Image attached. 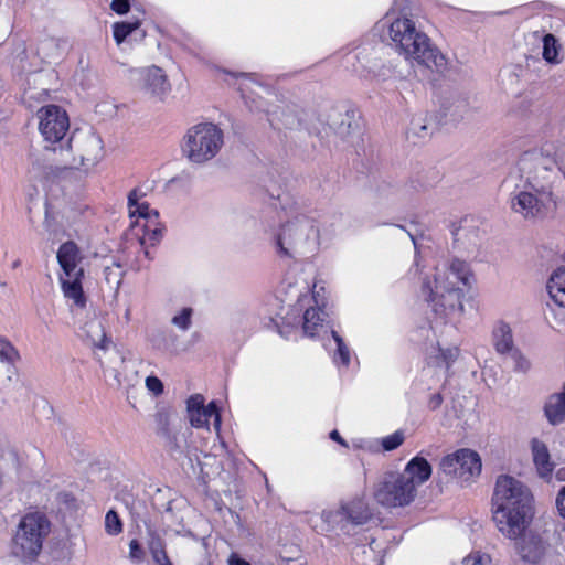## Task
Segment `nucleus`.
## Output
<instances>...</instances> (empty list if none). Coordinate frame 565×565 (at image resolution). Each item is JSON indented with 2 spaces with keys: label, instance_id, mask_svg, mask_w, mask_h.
Masks as SVG:
<instances>
[{
  "label": "nucleus",
  "instance_id": "f704fd0d",
  "mask_svg": "<svg viewBox=\"0 0 565 565\" xmlns=\"http://www.w3.org/2000/svg\"><path fill=\"white\" fill-rule=\"evenodd\" d=\"M233 75L235 76V78L241 81L239 89L242 92V96H243V98L246 99V103L249 105L250 109L252 110H263L260 105L256 104L255 100H250V104H249V97L245 93V87L247 88L249 83L257 84L255 75L246 74V73H238V74H233Z\"/></svg>",
  "mask_w": 565,
  "mask_h": 565
},
{
  "label": "nucleus",
  "instance_id": "bf43d9fd",
  "mask_svg": "<svg viewBox=\"0 0 565 565\" xmlns=\"http://www.w3.org/2000/svg\"><path fill=\"white\" fill-rule=\"evenodd\" d=\"M218 448H220L222 451H223V450H225V444H224V441H222V440H221V444H220Z\"/></svg>",
  "mask_w": 565,
  "mask_h": 565
},
{
  "label": "nucleus",
  "instance_id": "f3484780",
  "mask_svg": "<svg viewBox=\"0 0 565 565\" xmlns=\"http://www.w3.org/2000/svg\"><path fill=\"white\" fill-rule=\"evenodd\" d=\"M523 188L511 200V206L514 212L520 213L525 218H533L542 215L547 210L555 209L556 205L550 201L548 196L539 195L530 188H526V182Z\"/></svg>",
  "mask_w": 565,
  "mask_h": 565
},
{
  "label": "nucleus",
  "instance_id": "58836bf2",
  "mask_svg": "<svg viewBox=\"0 0 565 565\" xmlns=\"http://www.w3.org/2000/svg\"><path fill=\"white\" fill-rule=\"evenodd\" d=\"M409 132L419 138L428 136L429 131L428 126L425 122V118L420 116L414 117L409 125Z\"/></svg>",
  "mask_w": 565,
  "mask_h": 565
},
{
  "label": "nucleus",
  "instance_id": "9b49d317",
  "mask_svg": "<svg viewBox=\"0 0 565 565\" xmlns=\"http://www.w3.org/2000/svg\"><path fill=\"white\" fill-rule=\"evenodd\" d=\"M128 212L132 221L131 226L140 245L157 243L162 234L159 222V213L151 209L146 200V191L142 188H135L128 195Z\"/></svg>",
  "mask_w": 565,
  "mask_h": 565
},
{
  "label": "nucleus",
  "instance_id": "ea45409f",
  "mask_svg": "<svg viewBox=\"0 0 565 565\" xmlns=\"http://www.w3.org/2000/svg\"><path fill=\"white\" fill-rule=\"evenodd\" d=\"M300 550L296 544H284L281 548L277 550L279 557L282 561L290 562L298 557Z\"/></svg>",
  "mask_w": 565,
  "mask_h": 565
},
{
  "label": "nucleus",
  "instance_id": "09e8293b",
  "mask_svg": "<svg viewBox=\"0 0 565 565\" xmlns=\"http://www.w3.org/2000/svg\"><path fill=\"white\" fill-rule=\"evenodd\" d=\"M329 436L333 441L338 443L342 447H344V448L349 447V444L347 443V440L341 437V435L339 434V431L337 429L332 430Z\"/></svg>",
  "mask_w": 565,
  "mask_h": 565
},
{
  "label": "nucleus",
  "instance_id": "9d476101",
  "mask_svg": "<svg viewBox=\"0 0 565 565\" xmlns=\"http://www.w3.org/2000/svg\"><path fill=\"white\" fill-rule=\"evenodd\" d=\"M223 145L224 134L217 125L200 122L183 136L181 151L190 162L200 164L216 157Z\"/></svg>",
  "mask_w": 565,
  "mask_h": 565
},
{
  "label": "nucleus",
  "instance_id": "5fc2aeb1",
  "mask_svg": "<svg viewBox=\"0 0 565 565\" xmlns=\"http://www.w3.org/2000/svg\"><path fill=\"white\" fill-rule=\"evenodd\" d=\"M462 232H463L462 228H459L457 231H452V235H454L455 242H458L460 239V237L463 235Z\"/></svg>",
  "mask_w": 565,
  "mask_h": 565
},
{
  "label": "nucleus",
  "instance_id": "4c0bfd02",
  "mask_svg": "<svg viewBox=\"0 0 565 565\" xmlns=\"http://www.w3.org/2000/svg\"><path fill=\"white\" fill-rule=\"evenodd\" d=\"M352 446L355 449L363 450L369 454H380V440L379 438H359L352 441Z\"/></svg>",
  "mask_w": 565,
  "mask_h": 565
},
{
  "label": "nucleus",
  "instance_id": "473e14b6",
  "mask_svg": "<svg viewBox=\"0 0 565 565\" xmlns=\"http://www.w3.org/2000/svg\"><path fill=\"white\" fill-rule=\"evenodd\" d=\"M380 448L382 451H393L397 449L405 440V433L402 429L394 431L391 435L379 438Z\"/></svg>",
  "mask_w": 565,
  "mask_h": 565
},
{
  "label": "nucleus",
  "instance_id": "c85d7f7f",
  "mask_svg": "<svg viewBox=\"0 0 565 565\" xmlns=\"http://www.w3.org/2000/svg\"><path fill=\"white\" fill-rule=\"evenodd\" d=\"M559 50H561V45L557 43V40L553 34L547 33L543 36L542 56L547 63H550V64H559L561 63L562 60L559 58Z\"/></svg>",
  "mask_w": 565,
  "mask_h": 565
},
{
  "label": "nucleus",
  "instance_id": "49530a36",
  "mask_svg": "<svg viewBox=\"0 0 565 565\" xmlns=\"http://www.w3.org/2000/svg\"><path fill=\"white\" fill-rule=\"evenodd\" d=\"M556 507L559 515L565 519V486L561 489V491L557 494Z\"/></svg>",
  "mask_w": 565,
  "mask_h": 565
},
{
  "label": "nucleus",
  "instance_id": "680f3d73",
  "mask_svg": "<svg viewBox=\"0 0 565 565\" xmlns=\"http://www.w3.org/2000/svg\"><path fill=\"white\" fill-rule=\"evenodd\" d=\"M437 349H438V348L433 349V351H430V355H431V354H434V352H435V351H437V352H438V350H437Z\"/></svg>",
  "mask_w": 565,
  "mask_h": 565
},
{
  "label": "nucleus",
  "instance_id": "3c124183",
  "mask_svg": "<svg viewBox=\"0 0 565 565\" xmlns=\"http://www.w3.org/2000/svg\"><path fill=\"white\" fill-rule=\"evenodd\" d=\"M228 565H250L246 559L236 554H232L228 558Z\"/></svg>",
  "mask_w": 565,
  "mask_h": 565
},
{
  "label": "nucleus",
  "instance_id": "6ab92c4d",
  "mask_svg": "<svg viewBox=\"0 0 565 565\" xmlns=\"http://www.w3.org/2000/svg\"><path fill=\"white\" fill-rule=\"evenodd\" d=\"M516 541L521 557L530 563H537L544 551V544L536 532H518L513 537Z\"/></svg>",
  "mask_w": 565,
  "mask_h": 565
},
{
  "label": "nucleus",
  "instance_id": "423d86ee",
  "mask_svg": "<svg viewBox=\"0 0 565 565\" xmlns=\"http://www.w3.org/2000/svg\"><path fill=\"white\" fill-rule=\"evenodd\" d=\"M535 514L534 494L524 482L509 475L497 477V522L510 530H529Z\"/></svg>",
  "mask_w": 565,
  "mask_h": 565
},
{
  "label": "nucleus",
  "instance_id": "4be33fe9",
  "mask_svg": "<svg viewBox=\"0 0 565 565\" xmlns=\"http://www.w3.org/2000/svg\"><path fill=\"white\" fill-rule=\"evenodd\" d=\"M184 510H189L186 500L182 497H174L168 500L162 512L163 525L168 529L181 525L184 519Z\"/></svg>",
  "mask_w": 565,
  "mask_h": 565
},
{
  "label": "nucleus",
  "instance_id": "8fccbe9b",
  "mask_svg": "<svg viewBox=\"0 0 565 565\" xmlns=\"http://www.w3.org/2000/svg\"><path fill=\"white\" fill-rule=\"evenodd\" d=\"M443 403V397L440 394H435L433 395L429 401H428V407L430 409H436L438 408Z\"/></svg>",
  "mask_w": 565,
  "mask_h": 565
},
{
  "label": "nucleus",
  "instance_id": "de8ad7c7",
  "mask_svg": "<svg viewBox=\"0 0 565 565\" xmlns=\"http://www.w3.org/2000/svg\"><path fill=\"white\" fill-rule=\"evenodd\" d=\"M481 561L479 553L470 554L462 559L461 565H483Z\"/></svg>",
  "mask_w": 565,
  "mask_h": 565
},
{
  "label": "nucleus",
  "instance_id": "ddd939ff",
  "mask_svg": "<svg viewBox=\"0 0 565 565\" xmlns=\"http://www.w3.org/2000/svg\"><path fill=\"white\" fill-rule=\"evenodd\" d=\"M130 77L136 87L148 98L163 102L172 86L166 72L156 65L131 68Z\"/></svg>",
  "mask_w": 565,
  "mask_h": 565
},
{
  "label": "nucleus",
  "instance_id": "4468645a",
  "mask_svg": "<svg viewBox=\"0 0 565 565\" xmlns=\"http://www.w3.org/2000/svg\"><path fill=\"white\" fill-rule=\"evenodd\" d=\"M497 353L500 355L501 367L511 369L515 373H526L531 369L530 360L514 344L511 327L503 321L497 326Z\"/></svg>",
  "mask_w": 565,
  "mask_h": 565
},
{
  "label": "nucleus",
  "instance_id": "052dcab7",
  "mask_svg": "<svg viewBox=\"0 0 565 565\" xmlns=\"http://www.w3.org/2000/svg\"><path fill=\"white\" fill-rule=\"evenodd\" d=\"M279 332H280V334L287 337V333H285L282 329Z\"/></svg>",
  "mask_w": 565,
  "mask_h": 565
},
{
  "label": "nucleus",
  "instance_id": "393cba45",
  "mask_svg": "<svg viewBox=\"0 0 565 565\" xmlns=\"http://www.w3.org/2000/svg\"><path fill=\"white\" fill-rule=\"evenodd\" d=\"M268 120L270 125L277 129L288 128L294 129L300 126V118L292 109H280L269 113Z\"/></svg>",
  "mask_w": 565,
  "mask_h": 565
},
{
  "label": "nucleus",
  "instance_id": "69168bd1",
  "mask_svg": "<svg viewBox=\"0 0 565 565\" xmlns=\"http://www.w3.org/2000/svg\"><path fill=\"white\" fill-rule=\"evenodd\" d=\"M415 266L418 267V260L417 258L415 259Z\"/></svg>",
  "mask_w": 565,
  "mask_h": 565
},
{
  "label": "nucleus",
  "instance_id": "6e6552de",
  "mask_svg": "<svg viewBox=\"0 0 565 565\" xmlns=\"http://www.w3.org/2000/svg\"><path fill=\"white\" fill-rule=\"evenodd\" d=\"M56 258L61 269L58 282L64 298L72 308L84 309L87 298L83 289L85 279L83 252L75 242L67 241L58 247Z\"/></svg>",
  "mask_w": 565,
  "mask_h": 565
},
{
  "label": "nucleus",
  "instance_id": "f8f14e48",
  "mask_svg": "<svg viewBox=\"0 0 565 565\" xmlns=\"http://www.w3.org/2000/svg\"><path fill=\"white\" fill-rule=\"evenodd\" d=\"M481 470L482 462L479 454L469 448L457 449L444 456L439 462L440 473L460 487L475 482Z\"/></svg>",
  "mask_w": 565,
  "mask_h": 565
},
{
  "label": "nucleus",
  "instance_id": "e2e57ef3",
  "mask_svg": "<svg viewBox=\"0 0 565 565\" xmlns=\"http://www.w3.org/2000/svg\"><path fill=\"white\" fill-rule=\"evenodd\" d=\"M352 58H358V55L354 54L353 56L350 57V60H352Z\"/></svg>",
  "mask_w": 565,
  "mask_h": 565
},
{
  "label": "nucleus",
  "instance_id": "e433bc0d",
  "mask_svg": "<svg viewBox=\"0 0 565 565\" xmlns=\"http://www.w3.org/2000/svg\"><path fill=\"white\" fill-rule=\"evenodd\" d=\"M438 353L436 356V363L438 365H445V367H449V365L458 358L459 349L455 345L448 348H441L440 342H438Z\"/></svg>",
  "mask_w": 565,
  "mask_h": 565
},
{
  "label": "nucleus",
  "instance_id": "f257e3e1",
  "mask_svg": "<svg viewBox=\"0 0 565 565\" xmlns=\"http://www.w3.org/2000/svg\"><path fill=\"white\" fill-rule=\"evenodd\" d=\"M284 298L269 297L263 312L278 327L301 328L309 338H318L339 370H348L352 351L343 337L330 326L324 308V288L315 279L286 278L279 290Z\"/></svg>",
  "mask_w": 565,
  "mask_h": 565
},
{
  "label": "nucleus",
  "instance_id": "72a5a7b5",
  "mask_svg": "<svg viewBox=\"0 0 565 565\" xmlns=\"http://www.w3.org/2000/svg\"><path fill=\"white\" fill-rule=\"evenodd\" d=\"M149 550L157 565H172L159 537L151 539Z\"/></svg>",
  "mask_w": 565,
  "mask_h": 565
},
{
  "label": "nucleus",
  "instance_id": "f03ea898",
  "mask_svg": "<svg viewBox=\"0 0 565 565\" xmlns=\"http://www.w3.org/2000/svg\"><path fill=\"white\" fill-rule=\"evenodd\" d=\"M473 284L475 275L467 262L452 257L436 265L434 274L425 277L422 285V294L434 315L433 328H456L463 312L465 291H470Z\"/></svg>",
  "mask_w": 565,
  "mask_h": 565
},
{
  "label": "nucleus",
  "instance_id": "a19ab883",
  "mask_svg": "<svg viewBox=\"0 0 565 565\" xmlns=\"http://www.w3.org/2000/svg\"><path fill=\"white\" fill-rule=\"evenodd\" d=\"M145 384H146L147 390L153 396H159L163 393V388H164L163 383L159 377H157L154 375L147 376Z\"/></svg>",
  "mask_w": 565,
  "mask_h": 565
},
{
  "label": "nucleus",
  "instance_id": "dca6fc26",
  "mask_svg": "<svg viewBox=\"0 0 565 565\" xmlns=\"http://www.w3.org/2000/svg\"><path fill=\"white\" fill-rule=\"evenodd\" d=\"M186 416L192 427L206 428L210 430V424L221 440V414L214 401L205 405V398L202 394H193L186 399Z\"/></svg>",
  "mask_w": 565,
  "mask_h": 565
},
{
  "label": "nucleus",
  "instance_id": "c03bdc74",
  "mask_svg": "<svg viewBox=\"0 0 565 565\" xmlns=\"http://www.w3.org/2000/svg\"><path fill=\"white\" fill-rule=\"evenodd\" d=\"M110 8L117 14H126L130 9L129 0H111Z\"/></svg>",
  "mask_w": 565,
  "mask_h": 565
},
{
  "label": "nucleus",
  "instance_id": "a211bd4d",
  "mask_svg": "<svg viewBox=\"0 0 565 565\" xmlns=\"http://www.w3.org/2000/svg\"><path fill=\"white\" fill-rule=\"evenodd\" d=\"M47 533L44 532V534ZM44 539L43 532H15L11 552L23 561H33L41 552Z\"/></svg>",
  "mask_w": 565,
  "mask_h": 565
},
{
  "label": "nucleus",
  "instance_id": "b1692460",
  "mask_svg": "<svg viewBox=\"0 0 565 565\" xmlns=\"http://www.w3.org/2000/svg\"><path fill=\"white\" fill-rule=\"evenodd\" d=\"M546 289L552 301L565 309V266L553 271L547 281Z\"/></svg>",
  "mask_w": 565,
  "mask_h": 565
},
{
  "label": "nucleus",
  "instance_id": "5701e85b",
  "mask_svg": "<svg viewBox=\"0 0 565 565\" xmlns=\"http://www.w3.org/2000/svg\"><path fill=\"white\" fill-rule=\"evenodd\" d=\"M342 507L345 511L349 526L363 525L371 519L370 508L361 498H355L350 502L342 504Z\"/></svg>",
  "mask_w": 565,
  "mask_h": 565
},
{
  "label": "nucleus",
  "instance_id": "2f4dec72",
  "mask_svg": "<svg viewBox=\"0 0 565 565\" xmlns=\"http://www.w3.org/2000/svg\"><path fill=\"white\" fill-rule=\"evenodd\" d=\"M20 359L18 350L3 337H0V362L13 365Z\"/></svg>",
  "mask_w": 565,
  "mask_h": 565
},
{
  "label": "nucleus",
  "instance_id": "412c9836",
  "mask_svg": "<svg viewBox=\"0 0 565 565\" xmlns=\"http://www.w3.org/2000/svg\"><path fill=\"white\" fill-rule=\"evenodd\" d=\"M531 448L539 476L544 479L550 478L554 469V463L551 461L547 446L539 439H533Z\"/></svg>",
  "mask_w": 565,
  "mask_h": 565
},
{
  "label": "nucleus",
  "instance_id": "7ed1b4c3",
  "mask_svg": "<svg viewBox=\"0 0 565 565\" xmlns=\"http://www.w3.org/2000/svg\"><path fill=\"white\" fill-rule=\"evenodd\" d=\"M285 220L274 236L276 253L281 258L297 259L316 256L326 247L331 235L322 224L297 202L282 205Z\"/></svg>",
  "mask_w": 565,
  "mask_h": 565
},
{
  "label": "nucleus",
  "instance_id": "20e7f679",
  "mask_svg": "<svg viewBox=\"0 0 565 565\" xmlns=\"http://www.w3.org/2000/svg\"><path fill=\"white\" fill-rule=\"evenodd\" d=\"M377 28L386 33L391 46L406 61L436 71L446 68L447 60L430 38L413 19L397 13L395 8L386 12L377 22Z\"/></svg>",
  "mask_w": 565,
  "mask_h": 565
},
{
  "label": "nucleus",
  "instance_id": "bb28decb",
  "mask_svg": "<svg viewBox=\"0 0 565 565\" xmlns=\"http://www.w3.org/2000/svg\"><path fill=\"white\" fill-rule=\"evenodd\" d=\"M84 331L86 337L89 339L90 343L94 347L104 349L107 342V337L104 330V327L100 321L98 320H90L88 321L85 327Z\"/></svg>",
  "mask_w": 565,
  "mask_h": 565
},
{
  "label": "nucleus",
  "instance_id": "603ef678",
  "mask_svg": "<svg viewBox=\"0 0 565 565\" xmlns=\"http://www.w3.org/2000/svg\"><path fill=\"white\" fill-rule=\"evenodd\" d=\"M152 344L157 349H164V350H167L169 348L168 343L164 340H161L159 337H154L152 339Z\"/></svg>",
  "mask_w": 565,
  "mask_h": 565
},
{
  "label": "nucleus",
  "instance_id": "cd10ccee",
  "mask_svg": "<svg viewBox=\"0 0 565 565\" xmlns=\"http://www.w3.org/2000/svg\"><path fill=\"white\" fill-rule=\"evenodd\" d=\"M49 525L45 514L34 511L25 514L20 520L18 530H46Z\"/></svg>",
  "mask_w": 565,
  "mask_h": 565
},
{
  "label": "nucleus",
  "instance_id": "c9c22d12",
  "mask_svg": "<svg viewBox=\"0 0 565 565\" xmlns=\"http://www.w3.org/2000/svg\"><path fill=\"white\" fill-rule=\"evenodd\" d=\"M104 276L109 287L117 290L121 285L124 271L119 264L114 263L111 266L104 268Z\"/></svg>",
  "mask_w": 565,
  "mask_h": 565
},
{
  "label": "nucleus",
  "instance_id": "37998d69",
  "mask_svg": "<svg viewBox=\"0 0 565 565\" xmlns=\"http://www.w3.org/2000/svg\"><path fill=\"white\" fill-rule=\"evenodd\" d=\"M373 76L377 77L382 81H385L391 77H401L402 74L397 73L395 67H393L392 65H390V66L384 65L377 72L373 71Z\"/></svg>",
  "mask_w": 565,
  "mask_h": 565
},
{
  "label": "nucleus",
  "instance_id": "a878e982",
  "mask_svg": "<svg viewBox=\"0 0 565 565\" xmlns=\"http://www.w3.org/2000/svg\"><path fill=\"white\" fill-rule=\"evenodd\" d=\"M345 511L343 510L342 504L338 508L326 509L321 512L322 525L331 529L335 527H347L349 526V522L345 516Z\"/></svg>",
  "mask_w": 565,
  "mask_h": 565
},
{
  "label": "nucleus",
  "instance_id": "864d4df0",
  "mask_svg": "<svg viewBox=\"0 0 565 565\" xmlns=\"http://www.w3.org/2000/svg\"><path fill=\"white\" fill-rule=\"evenodd\" d=\"M343 124H344V121H342V122H341V125H340V127H339V132H340L341 135L349 134V132L351 131V129H352V124H351V121H350V120L348 121V127H347V129H344V128L342 127V126H343Z\"/></svg>",
  "mask_w": 565,
  "mask_h": 565
},
{
  "label": "nucleus",
  "instance_id": "0e129e2a",
  "mask_svg": "<svg viewBox=\"0 0 565 565\" xmlns=\"http://www.w3.org/2000/svg\"><path fill=\"white\" fill-rule=\"evenodd\" d=\"M345 117H347L348 119H350V118H351V116L349 115V113H347V114H345Z\"/></svg>",
  "mask_w": 565,
  "mask_h": 565
},
{
  "label": "nucleus",
  "instance_id": "c756f323",
  "mask_svg": "<svg viewBox=\"0 0 565 565\" xmlns=\"http://www.w3.org/2000/svg\"><path fill=\"white\" fill-rule=\"evenodd\" d=\"M194 310L191 307L178 309L171 317V324L181 332H188L193 324Z\"/></svg>",
  "mask_w": 565,
  "mask_h": 565
},
{
  "label": "nucleus",
  "instance_id": "2eb2a0df",
  "mask_svg": "<svg viewBox=\"0 0 565 565\" xmlns=\"http://www.w3.org/2000/svg\"><path fill=\"white\" fill-rule=\"evenodd\" d=\"M39 130L44 140L50 143L62 145L63 138L70 129L66 111L56 105H46L39 109Z\"/></svg>",
  "mask_w": 565,
  "mask_h": 565
},
{
  "label": "nucleus",
  "instance_id": "6e6d98bb",
  "mask_svg": "<svg viewBox=\"0 0 565 565\" xmlns=\"http://www.w3.org/2000/svg\"><path fill=\"white\" fill-rule=\"evenodd\" d=\"M408 235H409V237H411V239H412V242L414 244L415 253L417 254V252H418V238L414 234H412V233H408Z\"/></svg>",
  "mask_w": 565,
  "mask_h": 565
},
{
  "label": "nucleus",
  "instance_id": "4d7b16f0",
  "mask_svg": "<svg viewBox=\"0 0 565 565\" xmlns=\"http://www.w3.org/2000/svg\"><path fill=\"white\" fill-rule=\"evenodd\" d=\"M124 319H125L126 322H129L130 319H131V310H130L129 307L126 308V310H125Z\"/></svg>",
  "mask_w": 565,
  "mask_h": 565
},
{
  "label": "nucleus",
  "instance_id": "39448f33",
  "mask_svg": "<svg viewBox=\"0 0 565 565\" xmlns=\"http://www.w3.org/2000/svg\"><path fill=\"white\" fill-rule=\"evenodd\" d=\"M431 472L430 463L415 456L403 471L384 473L374 484L373 498L385 508H405L415 501L418 488L429 480Z\"/></svg>",
  "mask_w": 565,
  "mask_h": 565
},
{
  "label": "nucleus",
  "instance_id": "7c9ffc66",
  "mask_svg": "<svg viewBox=\"0 0 565 565\" xmlns=\"http://www.w3.org/2000/svg\"><path fill=\"white\" fill-rule=\"evenodd\" d=\"M140 26L139 20L116 22L113 24V35L117 43L120 45L130 34L137 31Z\"/></svg>",
  "mask_w": 565,
  "mask_h": 565
},
{
  "label": "nucleus",
  "instance_id": "0eeeda50",
  "mask_svg": "<svg viewBox=\"0 0 565 565\" xmlns=\"http://www.w3.org/2000/svg\"><path fill=\"white\" fill-rule=\"evenodd\" d=\"M521 178L525 175L526 188L542 196H548L556 205L554 191L563 182V174L554 158L542 151H527L518 162Z\"/></svg>",
  "mask_w": 565,
  "mask_h": 565
},
{
  "label": "nucleus",
  "instance_id": "13d9d810",
  "mask_svg": "<svg viewBox=\"0 0 565 565\" xmlns=\"http://www.w3.org/2000/svg\"><path fill=\"white\" fill-rule=\"evenodd\" d=\"M65 502H68V500H73V498L70 494H63L62 497Z\"/></svg>",
  "mask_w": 565,
  "mask_h": 565
},
{
  "label": "nucleus",
  "instance_id": "aec40b11",
  "mask_svg": "<svg viewBox=\"0 0 565 565\" xmlns=\"http://www.w3.org/2000/svg\"><path fill=\"white\" fill-rule=\"evenodd\" d=\"M543 411L550 425L558 426L565 422V382L562 392L546 397Z\"/></svg>",
  "mask_w": 565,
  "mask_h": 565
},
{
  "label": "nucleus",
  "instance_id": "1a4fd4ad",
  "mask_svg": "<svg viewBox=\"0 0 565 565\" xmlns=\"http://www.w3.org/2000/svg\"><path fill=\"white\" fill-rule=\"evenodd\" d=\"M63 162L66 168L88 172L104 157L102 138L90 128L76 130L67 141V148L60 146Z\"/></svg>",
  "mask_w": 565,
  "mask_h": 565
},
{
  "label": "nucleus",
  "instance_id": "a18cd8bd",
  "mask_svg": "<svg viewBox=\"0 0 565 565\" xmlns=\"http://www.w3.org/2000/svg\"><path fill=\"white\" fill-rule=\"evenodd\" d=\"M129 547H130V557L132 559L141 561L143 558V550L137 540H131L129 543Z\"/></svg>",
  "mask_w": 565,
  "mask_h": 565
},
{
  "label": "nucleus",
  "instance_id": "79ce46f5",
  "mask_svg": "<svg viewBox=\"0 0 565 565\" xmlns=\"http://www.w3.org/2000/svg\"><path fill=\"white\" fill-rule=\"evenodd\" d=\"M122 522L118 513L109 510L105 515V530H121Z\"/></svg>",
  "mask_w": 565,
  "mask_h": 565
}]
</instances>
